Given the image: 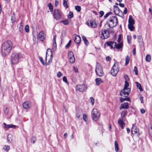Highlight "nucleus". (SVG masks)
<instances>
[{
    "label": "nucleus",
    "mask_w": 152,
    "mask_h": 152,
    "mask_svg": "<svg viewBox=\"0 0 152 152\" xmlns=\"http://www.w3.org/2000/svg\"><path fill=\"white\" fill-rule=\"evenodd\" d=\"M90 100L91 102V103L93 105L94 102V99L92 97H91L90 98Z\"/></svg>",
    "instance_id": "obj_51"
},
{
    "label": "nucleus",
    "mask_w": 152,
    "mask_h": 152,
    "mask_svg": "<svg viewBox=\"0 0 152 152\" xmlns=\"http://www.w3.org/2000/svg\"><path fill=\"white\" fill-rule=\"evenodd\" d=\"M3 149L5 151H7L9 150L10 147L8 145H5Z\"/></svg>",
    "instance_id": "obj_35"
},
{
    "label": "nucleus",
    "mask_w": 152,
    "mask_h": 152,
    "mask_svg": "<svg viewBox=\"0 0 152 152\" xmlns=\"http://www.w3.org/2000/svg\"><path fill=\"white\" fill-rule=\"evenodd\" d=\"M23 106L25 109H28L31 107V103L29 101H26L23 103Z\"/></svg>",
    "instance_id": "obj_17"
},
{
    "label": "nucleus",
    "mask_w": 152,
    "mask_h": 152,
    "mask_svg": "<svg viewBox=\"0 0 152 152\" xmlns=\"http://www.w3.org/2000/svg\"><path fill=\"white\" fill-rule=\"evenodd\" d=\"M68 1V0H63V5L64 7L66 8H67L68 7L67 4Z\"/></svg>",
    "instance_id": "obj_25"
},
{
    "label": "nucleus",
    "mask_w": 152,
    "mask_h": 152,
    "mask_svg": "<svg viewBox=\"0 0 152 152\" xmlns=\"http://www.w3.org/2000/svg\"><path fill=\"white\" fill-rule=\"evenodd\" d=\"M56 35H55L54 36L53 41V47L55 48H56Z\"/></svg>",
    "instance_id": "obj_24"
},
{
    "label": "nucleus",
    "mask_w": 152,
    "mask_h": 152,
    "mask_svg": "<svg viewBox=\"0 0 152 152\" xmlns=\"http://www.w3.org/2000/svg\"><path fill=\"white\" fill-rule=\"evenodd\" d=\"M74 41L77 44L79 43L81 41V38L78 35L76 36Z\"/></svg>",
    "instance_id": "obj_22"
},
{
    "label": "nucleus",
    "mask_w": 152,
    "mask_h": 152,
    "mask_svg": "<svg viewBox=\"0 0 152 152\" xmlns=\"http://www.w3.org/2000/svg\"><path fill=\"white\" fill-rule=\"evenodd\" d=\"M12 46V42L10 40L4 42L2 45L1 53L2 55L4 56L8 55L10 53Z\"/></svg>",
    "instance_id": "obj_1"
},
{
    "label": "nucleus",
    "mask_w": 152,
    "mask_h": 152,
    "mask_svg": "<svg viewBox=\"0 0 152 152\" xmlns=\"http://www.w3.org/2000/svg\"><path fill=\"white\" fill-rule=\"evenodd\" d=\"M108 23L109 26L113 28L117 25L118 23V19L115 16H112L110 17Z\"/></svg>",
    "instance_id": "obj_3"
},
{
    "label": "nucleus",
    "mask_w": 152,
    "mask_h": 152,
    "mask_svg": "<svg viewBox=\"0 0 152 152\" xmlns=\"http://www.w3.org/2000/svg\"><path fill=\"white\" fill-rule=\"evenodd\" d=\"M35 139V137H32V140L31 141V142L33 144H34L35 143V140H34Z\"/></svg>",
    "instance_id": "obj_61"
},
{
    "label": "nucleus",
    "mask_w": 152,
    "mask_h": 152,
    "mask_svg": "<svg viewBox=\"0 0 152 152\" xmlns=\"http://www.w3.org/2000/svg\"><path fill=\"white\" fill-rule=\"evenodd\" d=\"M129 107V106L128 103L127 102H125L121 104L120 107V109H127Z\"/></svg>",
    "instance_id": "obj_20"
},
{
    "label": "nucleus",
    "mask_w": 152,
    "mask_h": 152,
    "mask_svg": "<svg viewBox=\"0 0 152 152\" xmlns=\"http://www.w3.org/2000/svg\"><path fill=\"white\" fill-rule=\"evenodd\" d=\"M82 39L84 41L86 45H88L89 43L88 40L86 39V37L84 36H82Z\"/></svg>",
    "instance_id": "obj_29"
},
{
    "label": "nucleus",
    "mask_w": 152,
    "mask_h": 152,
    "mask_svg": "<svg viewBox=\"0 0 152 152\" xmlns=\"http://www.w3.org/2000/svg\"><path fill=\"white\" fill-rule=\"evenodd\" d=\"M135 83L136 84L137 88H138L140 91H143V89L142 88L140 84L137 82H135Z\"/></svg>",
    "instance_id": "obj_30"
},
{
    "label": "nucleus",
    "mask_w": 152,
    "mask_h": 152,
    "mask_svg": "<svg viewBox=\"0 0 152 152\" xmlns=\"http://www.w3.org/2000/svg\"><path fill=\"white\" fill-rule=\"evenodd\" d=\"M122 38V35L121 34L119 35L118 39V43L121 42V39Z\"/></svg>",
    "instance_id": "obj_41"
},
{
    "label": "nucleus",
    "mask_w": 152,
    "mask_h": 152,
    "mask_svg": "<svg viewBox=\"0 0 152 152\" xmlns=\"http://www.w3.org/2000/svg\"><path fill=\"white\" fill-rule=\"evenodd\" d=\"M73 69L75 72H78V69L76 67L74 66L73 67Z\"/></svg>",
    "instance_id": "obj_62"
},
{
    "label": "nucleus",
    "mask_w": 152,
    "mask_h": 152,
    "mask_svg": "<svg viewBox=\"0 0 152 152\" xmlns=\"http://www.w3.org/2000/svg\"><path fill=\"white\" fill-rule=\"evenodd\" d=\"M129 98H123L121 97L120 99V101L121 102H122L123 101L125 100L129 101Z\"/></svg>",
    "instance_id": "obj_36"
},
{
    "label": "nucleus",
    "mask_w": 152,
    "mask_h": 152,
    "mask_svg": "<svg viewBox=\"0 0 152 152\" xmlns=\"http://www.w3.org/2000/svg\"><path fill=\"white\" fill-rule=\"evenodd\" d=\"M38 38L40 39L41 41H43L45 38V35L44 32L43 31H40L39 34Z\"/></svg>",
    "instance_id": "obj_16"
},
{
    "label": "nucleus",
    "mask_w": 152,
    "mask_h": 152,
    "mask_svg": "<svg viewBox=\"0 0 152 152\" xmlns=\"http://www.w3.org/2000/svg\"><path fill=\"white\" fill-rule=\"evenodd\" d=\"M129 24H134V21L132 17V16L130 15L129 16V19L128 20Z\"/></svg>",
    "instance_id": "obj_23"
},
{
    "label": "nucleus",
    "mask_w": 152,
    "mask_h": 152,
    "mask_svg": "<svg viewBox=\"0 0 152 152\" xmlns=\"http://www.w3.org/2000/svg\"><path fill=\"white\" fill-rule=\"evenodd\" d=\"M134 71L136 75H137L138 74L137 68L136 66H135L134 67Z\"/></svg>",
    "instance_id": "obj_50"
},
{
    "label": "nucleus",
    "mask_w": 152,
    "mask_h": 152,
    "mask_svg": "<svg viewBox=\"0 0 152 152\" xmlns=\"http://www.w3.org/2000/svg\"><path fill=\"white\" fill-rule=\"evenodd\" d=\"M132 133L133 134H135L138 135L139 134V130L137 127L133 125L131 130Z\"/></svg>",
    "instance_id": "obj_14"
},
{
    "label": "nucleus",
    "mask_w": 152,
    "mask_h": 152,
    "mask_svg": "<svg viewBox=\"0 0 152 152\" xmlns=\"http://www.w3.org/2000/svg\"><path fill=\"white\" fill-rule=\"evenodd\" d=\"M63 80L67 85H69V83L67 81V79L66 76H64L63 78Z\"/></svg>",
    "instance_id": "obj_44"
},
{
    "label": "nucleus",
    "mask_w": 152,
    "mask_h": 152,
    "mask_svg": "<svg viewBox=\"0 0 152 152\" xmlns=\"http://www.w3.org/2000/svg\"><path fill=\"white\" fill-rule=\"evenodd\" d=\"M149 133L150 136L152 137V127L149 129Z\"/></svg>",
    "instance_id": "obj_49"
},
{
    "label": "nucleus",
    "mask_w": 152,
    "mask_h": 152,
    "mask_svg": "<svg viewBox=\"0 0 152 152\" xmlns=\"http://www.w3.org/2000/svg\"><path fill=\"white\" fill-rule=\"evenodd\" d=\"M68 58L70 62L71 63H73L75 60V57L74 53L72 51H69L68 53Z\"/></svg>",
    "instance_id": "obj_12"
},
{
    "label": "nucleus",
    "mask_w": 152,
    "mask_h": 152,
    "mask_svg": "<svg viewBox=\"0 0 152 152\" xmlns=\"http://www.w3.org/2000/svg\"><path fill=\"white\" fill-rule=\"evenodd\" d=\"M127 9L126 8H125L124 10V12L125 14H126L127 13Z\"/></svg>",
    "instance_id": "obj_64"
},
{
    "label": "nucleus",
    "mask_w": 152,
    "mask_h": 152,
    "mask_svg": "<svg viewBox=\"0 0 152 152\" xmlns=\"http://www.w3.org/2000/svg\"><path fill=\"white\" fill-rule=\"evenodd\" d=\"M19 31L20 33H22L23 31V26L22 23H21L20 24V26L19 28Z\"/></svg>",
    "instance_id": "obj_40"
},
{
    "label": "nucleus",
    "mask_w": 152,
    "mask_h": 152,
    "mask_svg": "<svg viewBox=\"0 0 152 152\" xmlns=\"http://www.w3.org/2000/svg\"><path fill=\"white\" fill-rule=\"evenodd\" d=\"M130 59V57L128 56H126V59H125V65H127L129 62V61Z\"/></svg>",
    "instance_id": "obj_32"
},
{
    "label": "nucleus",
    "mask_w": 152,
    "mask_h": 152,
    "mask_svg": "<svg viewBox=\"0 0 152 152\" xmlns=\"http://www.w3.org/2000/svg\"><path fill=\"white\" fill-rule=\"evenodd\" d=\"M118 123L119 126L121 127L122 129H124L125 126V124L124 122L122 119H119L118 121Z\"/></svg>",
    "instance_id": "obj_18"
},
{
    "label": "nucleus",
    "mask_w": 152,
    "mask_h": 152,
    "mask_svg": "<svg viewBox=\"0 0 152 152\" xmlns=\"http://www.w3.org/2000/svg\"><path fill=\"white\" fill-rule=\"evenodd\" d=\"M127 111L126 110L123 111L121 113L122 119H123L126 115Z\"/></svg>",
    "instance_id": "obj_31"
},
{
    "label": "nucleus",
    "mask_w": 152,
    "mask_h": 152,
    "mask_svg": "<svg viewBox=\"0 0 152 152\" xmlns=\"http://www.w3.org/2000/svg\"><path fill=\"white\" fill-rule=\"evenodd\" d=\"M39 60L42 63V64L43 65H45V63H44L43 61L42 58V57H39Z\"/></svg>",
    "instance_id": "obj_54"
},
{
    "label": "nucleus",
    "mask_w": 152,
    "mask_h": 152,
    "mask_svg": "<svg viewBox=\"0 0 152 152\" xmlns=\"http://www.w3.org/2000/svg\"><path fill=\"white\" fill-rule=\"evenodd\" d=\"M73 13L72 12H70L68 15V18H71L73 17Z\"/></svg>",
    "instance_id": "obj_48"
},
{
    "label": "nucleus",
    "mask_w": 152,
    "mask_h": 152,
    "mask_svg": "<svg viewBox=\"0 0 152 152\" xmlns=\"http://www.w3.org/2000/svg\"><path fill=\"white\" fill-rule=\"evenodd\" d=\"M87 24L91 28H95L97 26V24L95 21L90 20L89 22H87Z\"/></svg>",
    "instance_id": "obj_15"
},
{
    "label": "nucleus",
    "mask_w": 152,
    "mask_h": 152,
    "mask_svg": "<svg viewBox=\"0 0 152 152\" xmlns=\"http://www.w3.org/2000/svg\"><path fill=\"white\" fill-rule=\"evenodd\" d=\"M145 59L147 62H150L151 60V56L149 55H147L145 58Z\"/></svg>",
    "instance_id": "obj_33"
},
{
    "label": "nucleus",
    "mask_w": 152,
    "mask_h": 152,
    "mask_svg": "<svg viewBox=\"0 0 152 152\" xmlns=\"http://www.w3.org/2000/svg\"><path fill=\"white\" fill-rule=\"evenodd\" d=\"M11 20L12 23L14 22L15 21V17L12 16V17Z\"/></svg>",
    "instance_id": "obj_60"
},
{
    "label": "nucleus",
    "mask_w": 152,
    "mask_h": 152,
    "mask_svg": "<svg viewBox=\"0 0 152 152\" xmlns=\"http://www.w3.org/2000/svg\"><path fill=\"white\" fill-rule=\"evenodd\" d=\"M4 128L6 129H8L10 128H15L16 126L12 124L7 125L5 123H3Z\"/></svg>",
    "instance_id": "obj_19"
},
{
    "label": "nucleus",
    "mask_w": 152,
    "mask_h": 152,
    "mask_svg": "<svg viewBox=\"0 0 152 152\" xmlns=\"http://www.w3.org/2000/svg\"><path fill=\"white\" fill-rule=\"evenodd\" d=\"M83 120L86 122L87 121V115L86 114H83Z\"/></svg>",
    "instance_id": "obj_43"
},
{
    "label": "nucleus",
    "mask_w": 152,
    "mask_h": 152,
    "mask_svg": "<svg viewBox=\"0 0 152 152\" xmlns=\"http://www.w3.org/2000/svg\"><path fill=\"white\" fill-rule=\"evenodd\" d=\"M75 9L78 12H80L81 10V7L79 6H76L75 7Z\"/></svg>",
    "instance_id": "obj_37"
},
{
    "label": "nucleus",
    "mask_w": 152,
    "mask_h": 152,
    "mask_svg": "<svg viewBox=\"0 0 152 152\" xmlns=\"http://www.w3.org/2000/svg\"><path fill=\"white\" fill-rule=\"evenodd\" d=\"M87 89L86 87L84 84L78 85L76 87V90L80 92H85Z\"/></svg>",
    "instance_id": "obj_10"
},
{
    "label": "nucleus",
    "mask_w": 152,
    "mask_h": 152,
    "mask_svg": "<svg viewBox=\"0 0 152 152\" xmlns=\"http://www.w3.org/2000/svg\"><path fill=\"white\" fill-rule=\"evenodd\" d=\"M71 42H72V41L71 40H70L69 41V42L68 43V44L66 45V48H69L70 46Z\"/></svg>",
    "instance_id": "obj_53"
},
{
    "label": "nucleus",
    "mask_w": 152,
    "mask_h": 152,
    "mask_svg": "<svg viewBox=\"0 0 152 152\" xmlns=\"http://www.w3.org/2000/svg\"><path fill=\"white\" fill-rule=\"evenodd\" d=\"M106 45L110 47V48H116L117 43L114 42L109 41L105 43L104 46H105Z\"/></svg>",
    "instance_id": "obj_11"
},
{
    "label": "nucleus",
    "mask_w": 152,
    "mask_h": 152,
    "mask_svg": "<svg viewBox=\"0 0 152 152\" xmlns=\"http://www.w3.org/2000/svg\"><path fill=\"white\" fill-rule=\"evenodd\" d=\"M111 58L109 56H107L106 58V60L107 61H109L110 60Z\"/></svg>",
    "instance_id": "obj_58"
},
{
    "label": "nucleus",
    "mask_w": 152,
    "mask_h": 152,
    "mask_svg": "<svg viewBox=\"0 0 152 152\" xmlns=\"http://www.w3.org/2000/svg\"><path fill=\"white\" fill-rule=\"evenodd\" d=\"M145 110L143 109H140V112L142 114H144L145 113Z\"/></svg>",
    "instance_id": "obj_56"
},
{
    "label": "nucleus",
    "mask_w": 152,
    "mask_h": 152,
    "mask_svg": "<svg viewBox=\"0 0 152 152\" xmlns=\"http://www.w3.org/2000/svg\"><path fill=\"white\" fill-rule=\"evenodd\" d=\"M63 75V74L60 71L58 72L57 75V77L59 78L61 77Z\"/></svg>",
    "instance_id": "obj_47"
},
{
    "label": "nucleus",
    "mask_w": 152,
    "mask_h": 152,
    "mask_svg": "<svg viewBox=\"0 0 152 152\" xmlns=\"http://www.w3.org/2000/svg\"><path fill=\"white\" fill-rule=\"evenodd\" d=\"M127 42L129 44H130L131 43V37L130 36L127 35Z\"/></svg>",
    "instance_id": "obj_38"
},
{
    "label": "nucleus",
    "mask_w": 152,
    "mask_h": 152,
    "mask_svg": "<svg viewBox=\"0 0 152 152\" xmlns=\"http://www.w3.org/2000/svg\"><path fill=\"white\" fill-rule=\"evenodd\" d=\"M95 72L97 75L101 77L104 75L103 69L101 64L97 63L95 69Z\"/></svg>",
    "instance_id": "obj_7"
},
{
    "label": "nucleus",
    "mask_w": 152,
    "mask_h": 152,
    "mask_svg": "<svg viewBox=\"0 0 152 152\" xmlns=\"http://www.w3.org/2000/svg\"><path fill=\"white\" fill-rule=\"evenodd\" d=\"M59 2L57 0H55V6L56 7L58 6V5Z\"/></svg>",
    "instance_id": "obj_57"
},
{
    "label": "nucleus",
    "mask_w": 152,
    "mask_h": 152,
    "mask_svg": "<svg viewBox=\"0 0 152 152\" xmlns=\"http://www.w3.org/2000/svg\"><path fill=\"white\" fill-rule=\"evenodd\" d=\"M48 6L49 8V9L50 11H52L53 10V6L52 5V4L50 3H49L48 5Z\"/></svg>",
    "instance_id": "obj_39"
},
{
    "label": "nucleus",
    "mask_w": 152,
    "mask_h": 152,
    "mask_svg": "<svg viewBox=\"0 0 152 152\" xmlns=\"http://www.w3.org/2000/svg\"><path fill=\"white\" fill-rule=\"evenodd\" d=\"M54 13L53 14L54 18L57 20H58L61 17V12L58 9L54 10Z\"/></svg>",
    "instance_id": "obj_8"
},
{
    "label": "nucleus",
    "mask_w": 152,
    "mask_h": 152,
    "mask_svg": "<svg viewBox=\"0 0 152 152\" xmlns=\"http://www.w3.org/2000/svg\"><path fill=\"white\" fill-rule=\"evenodd\" d=\"M119 70V64L117 62L115 63L111 71V73L113 76H115Z\"/></svg>",
    "instance_id": "obj_5"
},
{
    "label": "nucleus",
    "mask_w": 152,
    "mask_h": 152,
    "mask_svg": "<svg viewBox=\"0 0 152 152\" xmlns=\"http://www.w3.org/2000/svg\"><path fill=\"white\" fill-rule=\"evenodd\" d=\"M100 113L96 109H93L91 112V117L92 119L94 121H97L99 118Z\"/></svg>",
    "instance_id": "obj_4"
},
{
    "label": "nucleus",
    "mask_w": 152,
    "mask_h": 152,
    "mask_svg": "<svg viewBox=\"0 0 152 152\" xmlns=\"http://www.w3.org/2000/svg\"><path fill=\"white\" fill-rule=\"evenodd\" d=\"M4 113L6 114H7L9 112V109L6 108L4 110Z\"/></svg>",
    "instance_id": "obj_55"
},
{
    "label": "nucleus",
    "mask_w": 152,
    "mask_h": 152,
    "mask_svg": "<svg viewBox=\"0 0 152 152\" xmlns=\"http://www.w3.org/2000/svg\"><path fill=\"white\" fill-rule=\"evenodd\" d=\"M115 150L116 152L119 151V146L117 142L116 141H115Z\"/></svg>",
    "instance_id": "obj_27"
},
{
    "label": "nucleus",
    "mask_w": 152,
    "mask_h": 152,
    "mask_svg": "<svg viewBox=\"0 0 152 152\" xmlns=\"http://www.w3.org/2000/svg\"><path fill=\"white\" fill-rule=\"evenodd\" d=\"M113 11L115 13L119 16H120V14L122 13V12L119 9L118 7L116 6H114Z\"/></svg>",
    "instance_id": "obj_13"
},
{
    "label": "nucleus",
    "mask_w": 152,
    "mask_h": 152,
    "mask_svg": "<svg viewBox=\"0 0 152 152\" xmlns=\"http://www.w3.org/2000/svg\"><path fill=\"white\" fill-rule=\"evenodd\" d=\"M123 46V44L122 42H121L118 43V44H117L116 45V48L118 49H120Z\"/></svg>",
    "instance_id": "obj_28"
},
{
    "label": "nucleus",
    "mask_w": 152,
    "mask_h": 152,
    "mask_svg": "<svg viewBox=\"0 0 152 152\" xmlns=\"http://www.w3.org/2000/svg\"><path fill=\"white\" fill-rule=\"evenodd\" d=\"M99 14L100 15L101 17H102L104 15V12L103 11H100L99 12Z\"/></svg>",
    "instance_id": "obj_59"
},
{
    "label": "nucleus",
    "mask_w": 152,
    "mask_h": 152,
    "mask_svg": "<svg viewBox=\"0 0 152 152\" xmlns=\"http://www.w3.org/2000/svg\"><path fill=\"white\" fill-rule=\"evenodd\" d=\"M112 12H109L108 13H107L104 16V17L105 18H107L109 16L111 15L112 14Z\"/></svg>",
    "instance_id": "obj_52"
},
{
    "label": "nucleus",
    "mask_w": 152,
    "mask_h": 152,
    "mask_svg": "<svg viewBox=\"0 0 152 152\" xmlns=\"http://www.w3.org/2000/svg\"><path fill=\"white\" fill-rule=\"evenodd\" d=\"M22 55L20 53H14L11 56V62L13 64H16L19 61V59L22 57Z\"/></svg>",
    "instance_id": "obj_2"
},
{
    "label": "nucleus",
    "mask_w": 152,
    "mask_h": 152,
    "mask_svg": "<svg viewBox=\"0 0 152 152\" xmlns=\"http://www.w3.org/2000/svg\"><path fill=\"white\" fill-rule=\"evenodd\" d=\"M49 50H50L51 53V55H50V58L49 60V61H48V62H50L52 61V59H53V56H52V55H53V53H52V50H51L50 49H48L47 50V52H46V56H45V60H46V59H47V51H49Z\"/></svg>",
    "instance_id": "obj_21"
},
{
    "label": "nucleus",
    "mask_w": 152,
    "mask_h": 152,
    "mask_svg": "<svg viewBox=\"0 0 152 152\" xmlns=\"http://www.w3.org/2000/svg\"><path fill=\"white\" fill-rule=\"evenodd\" d=\"M96 82L97 85L99 86L100 84L103 82V81L99 78H97L96 79Z\"/></svg>",
    "instance_id": "obj_26"
},
{
    "label": "nucleus",
    "mask_w": 152,
    "mask_h": 152,
    "mask_svg": "<svg viewBox=\"0 0 152 152\" xmlns=\"http://www.w3.org/2000/svg\"><path fill=\"white\" fill-rule=\"evenodd\" d=\"M124 77L125 79H126V80H127V81L129 80L128 76L127 75H125Z\"/></svg>",
    "instance_id": "obj_63"
},
{
    "label": "nucleus",
    "mask_w": 152,
    "mask_h": 152,
    "mask_svg": "<svg viewBox=\"0 0 152 152\" xmlns=\"http://www.w3.org/2000/svg\"><path fill=\"white\" fill-rule=\"evenodd\" d=\"M128 27L129 28L131 31H133L134 29V24H128Z\"/></svg>",
    "instance_id": "obj_34"
},
{
    "label": "nucleus",
    "mask_w": 152,
    "mask_h": 152,
    "mask_svg": "<svg viewBox=\"0 0 152 152\" xmlns=\"http://www.w3.org/2000/svg\"><path fill=\"white\" fill-rule=\"evenodd\" d=\"M99 34L101 38L102 39H107L110 36L109 32L106 29L102 30L99 32Z\"/></svg>",
    "instance_id": "obj_6"
},
{
    "label": "nucleus",
    "mask_w": 152,
    "mask_h": 152,
    "mask_svg": "<svg viewBox=\"0 0 152 152\" xmlns=\"http://www.w3.org/2000/svg\"><path fill=\"white\" fill-rule=\"evenodd\" d=\"M62 22L65 25H67L69 24V21L67 20H62Z\"/></svg>",
    "instance_id": "obj_46"
},
{
    "label": "nucleus",
    "mask_w": 152,
    "mask_h": 152,
    "mask_svg": "<svg viewBox=\"0 0 152 152\" xmlns=\"http://www.w3.org/2000/svg\"><path fill=\"white\" fill-rule=\"evenodd\" d=\"M129 82L127 81V80H125L124 87V88H128V87L129 86Z\"/></svg>",
    "instance_id": "obj_45"
},
{
    "label": "nucleus",
    "mask_w": 152,
    "mask_h": 152,
    "mask_svg": "<svg viewBox=\"0 0 152 152\" xmlns=\"http://www.w3.org/2000/svg\"><path fill=\"white\" fill-rule=\"evenodd\" d=\"M25 29L26 32L27 33H28L29 32V26L28 25H26L25 27Z\"/></svg>",
    "instance_id": "obj_42"
},
{
    "label": "nucleus",
    "mask_w": 152,
    "mask_h": 152,
    "mask_svg": "<svg viewBox=\"0 0 152 152\" xmlns=\"http://www.w3.org/2000/svg\"><path fill=\"white\" fill-rule=\"evenodd\" d=\"M130 92V88H124L120 93V95L124 97H127Z\"/></svg>",
    "instance_id": "obj_9"
}]
</instances>
